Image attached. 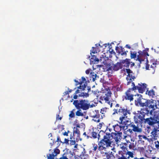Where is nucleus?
I'll list each match as a JSON object with an SVG mask.
<instances>
[{"label":"nucleus","instance_id":"nucleus-1","mask_svg":"<svg viewBox=\"0 0 159 159\" xmlns=\"http://www.w3.org/2000/svg\"><path fill=\"white\" fill-rule=\"evenodd\" d=\"M134 99L135 105L143 107L141 108V110H156L159 108L158 107V104L159 103L158 101L152 99L143 98L142 95L139 94L134 95Z\"/></svg>","mask_w":159,"mask_h":159},{"label":"nucleus","instance_id":"nucleus-2","mask_svg":"<svg viewBox=\"0 0 159 159\" xmlns=\"http://www.w3.org/2000/svg\"><path fill=\"white\" fill-rule=\"evenodd\" d=\"M130 63V59L126 58L120 61V62H117L116 64H114L111 62H107L104 64L106 67V71H115L122 69L123 66L129 68Z\"/></svg>","mask_w":159,"mask_h":159},{"label":"nucleus","instance_id":"nucleus-3","mask_svg":"<svg viewBox=\"0 0 159 159\" xmlns=\"http://www.w3.org/2000/svg\"><path fill=\"white\" fill-rule=\"evenodd\" d=\"M113 111V115L116 114L120 116L119 118V124H122L123 120L127 117V115H130L131 113V111L129 108L127 107H122L118 103L116 104Z\"/></svg>","mask_w":159,"mask_h":159},{"label":"nucleus","instance_id":"nucleus-4","mask_svg":"<svg viewBox=\"0 0 159 159\" xmlns=\"http://www.w3.org/2000/svg\"><path fill=\"white\" fill-rule=\"evenodd\" d=\"M103 133L104 135L103 138L106 140L108 139L111 143V145L113 140V139H115V140L116 144L120 142V140L121 139V135L122 134V132L119 133H115L111 132V129H107L105 131L103 130L100 131V133Z\"/></svg>","mask_w":159,"mask_h":159},{"label":"nucleus","instance_id":"nucleus-5","mask_svg":"<svg viewBox=\"0 0 159 159\" xmlns=\"http://www.w3.org/2000/svg\"><path fill=\"white\" fill-rule=\"evenodd\" d=\"M108 140L106 139V140L103 138L98 143V150L102 156L111 154V152H107V148L111 146V143Z\"/></svg>","mask_w":159,"mask_h":159},{"label":"nucleus","instance_id":"nucleus-6","mask_svg":"<svg viewBox=\"0 0 159 159\" xmlns=\"http://www.w3.org/2000/svg\"><path fill=\"white\" fill-rule=\"evenodd\" d=\"M156 110H141L139 112V114L137 116V118L136 121L137 122L142 123L144 122L145 120V117L146 115L148 116L149 114L152 115L153 112Z\"/></svg>","mask_w":159,"mask_h":159},{"label":"nucleus","instance_id":"nucleus-7","mask_svg":"<svg viewBox=\"0 0 159 159\" xmlns=\"http://www.w3.org/2000/svg\"><path fill=\"white\" fill-rule=\"evenodd\" d=\"M134 155L132 152L120 150L116 154V158L117 159H131L134 157Z\"/></svg>","mask_w":159,"mask_h":159},{"label":"nucleus","instance_id":"nucleus-8","mask_svg":"<svg viewBox=\"0 0 159 159\" xmlns=\"http://www.w3.org/2000/svg\"><path fill=\"white\" fill-rule=\"evenodd\" d=\"M88 100L84 99L75 100L73 102V105L77 109H80L83 110H87Z\"/></svg>","mask_w":159,"mask_h":159},{"label":"nucleus","instance_id":"nucleus-9","mask_svg":"<svg viewBox=\"0 0 159 159\" xmlns=\"http://www.w3.org/2000/svg\"><path fill=\"white\" fill-rule=\"evenodd\" d=\"M86 87L85 85H84V86H80L77 87V89L75 92L74 94L73 98L76 99L78 98V97H83L84 98H87L89 97V94L87 93H82V91Z\"/></svg>","mask_w":159,"mask_h":159},{"label":"nucleus","instance_id":"nucleus-10","mask_svg":"<svg viewBox=\"0 0 159 159\" xmlns=\"http://www.w3.org/2000/svg\"><path fill=\"white\" fill-rule=\"evenodd\" d=\"M105 58H104L103 57H100V59H99L98 57H97V56L95 55H91V57L90 59V63L91 64H95L98 63L99 61H100L102 62H103L105 64V62H104V59ZM107 61H106L107 62ZM100 67L102 68V69L104 70V71H105V70H106L107 68L106 67V66L105 64L104 65H100L99 66Z\"/></svg>","mask_w":159,"mask_h":159},{"label":"nucleus","instance_id":"nucleus-11","mask_svg":"<svg viewBox=\"0 0 159 159\" xmlns=\"http://www.w3.org/2000/svg\"><path fill=\"white\" fill-rule=\"evenodd\" d=\"M129 124H126L125 125L127 127H130L132 129L134 132L141 133L142 131V125L140 126L139 123L138 124L137 121H135V123L129 122Z\"/></svg>","mask_w":159,"mask_h":159},{"label":"nucleus","instance_id":"nucleus-12","mask_svg":"<svg viewBox=\"0 0 159 159\" xmlns=\"http://www.w3.org/2000/svg\"><path fill=\"white\" fill-rule=\"evenodd\" d=\"M89 115L93 118L92 120L97 123L99 122L100 120L102 119L101 117L99 111L97 110H95L91 112Z\"/></svg>","mask_w":159,"mask_h":159},{"label":"nucleus","instance_id":"nucleus-13","mask_svg":"<svg viewBox=\"0 0 159 159\" xmlns=\"http://www.w3.org/2000/svg\"><path fill=\"white\" fill-rule=\"evenodd\" d=\"M138 53V54L137 55L136 60L138 61L140 63L144 61L147 56H149L147 51L145 50L143 51H139Z\"/></svg>","mask_w":159,"mask_h":159},{"label":"nucleus","instance_id":"nucleus-14","mask_svg":"<svg viewBox=\"0 0 159 159\" xmlns=\"http://www.w3.org/2000/svg\"><path fill=\"white\" fill-rule=\"evenodd\" d=\"M132 90L130 89H129L125 93V95H124L123 98L126 100H129L130 102L133 101L134 99V95L131 93Z\"/></svg>","mask_w":159,"mask_h":159},{"label":"nucleus","instance_id":"nucleus-15","mask_svg":"<svg viewBox=\"0 0 159 159\" xmlns=\"http://www.w3.org/2000/svg\"><path fill=\"white\" fill-rule=\"evenodd\" d=\"M72 135H74V136L76 137V141L78 142L79 140L81 141L82 139L80 138V132L79 129L74 127L73 131V134Z\"/></svg>","mask_w":159,"mask_h":159},{"label":"nucleus","instance_id":"nucleus-16","mask_svg":"<svg viewBox=\"0 0 159 159\" xmlns=\"http://www.w3.org/2000/svg\"><path fill=\"white\" fill-rule=\"evenodd\" d=\"M74 155L73 152L71 151L69 152H66L62 155V157L59 159H73Z\"/></svg>","mask_w":159,"mask_h":159},{"label":"nucleus","instance_id":"nucleus-17","mask_svg":"<svg viewBox=\"0 0 159 159\" xmlns=\"http://www.w3.org/2000/svg\"><path fill=\"white\" fill-rule=\"evenodd\" d=\"M147 87L146 84L139 83L137 85V89L139 93H143L145 91Z\"/></svg>","mask_w":159,"mask_h":159},{"label":"nucleus","instance_id":"nucleus-18","mask_svg":"<svg viewBox=\"0 0 159 159\" xmlns=\"http://www.w3.org/2000/svg\"><path fill=\"white\" fill-rule=\"evenodd\" d=\"M156 121L153 117L151 116L150 118H146L144 123H147L149 125H152L156 123Z\"/></svg>","mask_w":159,"mask_h":159},{"label":"nucleus","instance_id":"nucleus-19","mask_svg":"<svg viewBox=\"0 0 159 159\" xmlns=\"http://www.w3.org/2000/svg\"><path fill=\"white\" fill-rule=\"evenodd\" d=\"M125 140H126V142L125 144L127 145V147H128L130 149L134 150L135 148L134 141H133L132 139H131L130 142L129 140H127L126 139H125Z\"/></svg>","mask_w":159,"mask_h":159},{"label":"nucleus","instance_id":"nucleus-20","mask_svg":"<svg viewBox=\"0 0 159 159\" xmlns=\"http://www.w3.org/2000/svg\"><path fill=\"white\" fill-rule=\"evenodd\" d=\"M95 45V47H93L92 49L91 50V52L94 54L99 52L100 51V48L102 47L100 44H96Z\"/></svg>","mask_w":159,"mask_h":159},{"label":"nucleus","instance_id":"nucleus-21","mask_svg":"<svg viewBox=\"0 0 159 159\" xmlns=\"http://www.w3.org/2000/svg\"><path fill=\"white\" fill-rule=\"evenodd\" d=\"M146 63L147 64L146 66V69L147 70H149V68L150 65V67L154 70L156 67V66L157 65L156 62L153 61H151L150 62V64H148V63H147V62H146Z\"/></svg>","mask_w":159,"mask_h":159},{"label":"nucleus","instance_id":"nucleus-22","mask_svg":"<svg viewBox=\"0 0 159 159\" xmlns=\"http://www.w3.org/2000/svg\"><path fill=\"white\" fill-rule=\"evenodd\" d=\"M113 127L114 128V131L118 133L120 132L121 130V129H123L125 128V126H121L119 125L118 124H116L115 125H113Z\"/></svg>","mask_w":159,"mask_h":159},{"label":"nucleus","instance_id":"nucleus-23","mask_svg":"<svg viewBox=\"0 0 159 159\" xmlns=\"http://www.w3.org/2000/svg\"><path fill=\"white\" fill-rule=\"evenodd\" d=\"M97 77V75L94 72H91L89 75V80L91 81H94Z\"/></svg>","mask_w":159,"mask_h":159},{"label":"nucleus","instance_id":"nucleus-24","mask_svg":"<svg viewBox=\"0 0 159 159\" xmlns=\"http://www.w3.org/2000/svg\"><path fill=\"white\" fill-rule=\"evenodd\" d=\"M101 134L103 135V136L104 134L103 133H100V132H99V133L98 134V133H96L95 132L93 131L91 133V135L92 137L94 139H96L97 137L98 136V140L100 138V134Z\"/></svg>","mask_w":159,"mask_h":159},{"label":"nucleus","instance_id":"nucleus-25","mask_svg":"<svg viewBox=\"0 0 159 159\" xmlns=\"http://www.w3.org/2000/svg\"><path fill=\"white\" fill-rule=\"evenodd\" d=\"M70 145H74L75 143V142H76V137L74 136V135H72V134H70Z\"/></svg>","mask_w":159,"mask_h":159},{"label":"nucleus","instance_id":"nucleus-26","mask_svg":"<svg viewBox=\"0 0 159 159\" xmlns=\"http://www.w3.org/2000/svg\"><path fill=\"white\" fill-rule=\"evenodd\" d=\"M107 107L102 108L101 109V111L99 112L101 116V118L102 119L105 116V113L107 111Z\"/></svg>","mask_w":159,"mask_h":159},{"label":"nucleus","instance_id":"nucleus-27","mask_svg":"<svg viewBox=\"0 0 159 159\" xmlns=\"http://www.w3.org/2000/svg\"><path fill=\"white\" fill-rule=\"evenodd\" d=\"M78 110L75 112V115L77 116H84V113H86L85 112H83L82 110L80 109H78Z\"/></svg>","mask_w":159,"mask_h":159},{"label":"nucleus","instance_id":"nucleus-28","mask_svg":"<svg viewBox=\"0 0 159 159\" xmlns=\"http://www.w3.org/2000/svg\"><path fill=\"white\" fill-rule=\"evenodd\" d=\"M157 131L158 130L157 128L154 127L152 131L151 132V134H152V137L154 139H155L156 137H157L158 136V135L157 134Z\"/></svg>","mask_w":159,"mask_h":159},{"label":"nucleus","instance_id":"nucleus-29","mask_svg":"<svg viewBox=\"0 0 159 159\" xmlns=\"http://www.w3.org/2000/svg\"><path fill=\"white\" fill-rule=\"evenodd\" d=\"M146 94H148L149 96H152V97H153L155 95V92L153 89L150 90L149 91L147 90L146 91Z\"/></svg>","mask_w":159,"mask_h":159},{"label":"nucleus","instance_id":"nucleus-30","mask_svg":"<svg viewBox=\"0 0 159 159\" xmlns=\"http://www.w3.org/2000/svg\"><path fill=\"white\" fill-rule=\"evenodd\" d=\"M134 74H130V75H131V77L130 76V75L129 76H128V77H129V80L127 82V84L128 85L130 84V83L133 81L132 79L134 80L135 77L134 75Z\"/></svg>","mask_w":159,"mask_h":159},{"label":"nucleus","instance_id":"nucleus-31","mask_svg":"<svg viewBox=\"0 0 159 159\" xmlns=\"http://www.w3.org/2000/svg\"><path fill=\"white\" fill-rule=\"evenodd\" d=\"M106 158H104L103 159H115V157L112 152H111L110 154H107V155L106 156Z\"/></svg>","mask_w":159,"mask_h":159},{"label":"nucleus","instance_id":"nucleus-32","mask_svg":"<svg viewBox=\"0 0 159 159\" xmlns=\"http://www.w3.org/2000/svg\"><path fill=\"white\" fill-rule=\"evenodd\" d=\"M126 70L127 73L128 74L127 75V77L126 78V79L127 80V81H128L129 80L128 76H129L130 75V76L131 77V75H130V74H133V71L129 69H126Z\"/></svg>","mask_w":159,"mask_h":159},{"label":"nucleus","instance_id":"nucleus-33","mask_svg":"<svg viewBox=\"0 0 159 159\" xmlns=\"http://www.w3.org/2000/svg\"><path fill=\"white\" fill-rule=\"evenodd\" d=\"M137 52H130V57L131 58H135L137 57Z\"/></svg>","mask_w":159,"mask_h":159},{"label":"nucleus","instance_id":"nucleus-34","mask_svg":"<svg viewBox=\"0 0 159 159\" xmlns=\"http://www.w3.org/2000/svg\"><path fill=\"white\" fill-rule=\"evenodd\" d=\"M85 85L86 86V87L85 88V89L83 91H84L85 89H86L87 90V92H83L82 91V93H87L88 94H89V93L91 91V88L89 86H87V84H84V85Z\"/></svg>","mask_w":159,"mask_h":159},{"label":"nucleus","instance_id":"nucleus-35","mask_svg":"<svg viewBox=\"0 0 159 159\" xmlns=\"http://www.w3.org/2000/svg\"><path fill=\"white\" fill-rule=\"evenodd\" d=\"M124 48H122V47H121V48L120 49V51H118V52L120 54H121V55H126L127 54L126 52L125 51H124Z\"/></svg>","mask_w":159,"mask_h":159},{"label":"nucleus","instance_id":"nucleus-36","mask_svg":"<svg viewBox=\"0 0 159 159\" xmlns=\"http://www.w3.org/2000/svg\"><path fill=\"white\" fill-rule=\"evenodd\" d=\"M112 93L110 90L109 88L106 89V92L105 96L111 97Z\"/></svg>","mask_w":159,"mask_h":159},{"label":"nucleus","instance_id":"nucleus-37","mask_svg":"<svg viewBox=\"0 0 159 159\" xmlns=\"http://www.w3.org/2000/svg\"><path fill=\"white\" fill-rule=\"evenodd\" d=\"M125 143H124L122 146L120 147L123 150L122 151H126L125 150H127V151H128L127 150L128 148L126 145L125 144Z\"/></svg>","mask_w":159,"mask_h":159},{"label":"nucleus","instance_id":"nucleus-38","mask_svg":"<svg viewBox=\"0 0 159 159\" xmlns=\"http://www.w3.org/2000/svg\"><path fill=\"white\" fill-rule=\"evenodd\" d=\"M131 86H133V87L131 88H129V89H130L132 91H135L137 90V86H135L134 82H132Z\"/></svg>","mask_w":159,"mask_h":159},{"label":"nucleus","instance_id":"nucleus-39","mask_svg":"<svg viewBox=\"0 0 159 159\" xmlns=\"http://www.w3.org/2000/svg\"><path fill=\"white\" fill-rule=\"evenodd\" d=\"M93 149L92 150L93 152L96 151L98 148V145L96 143H93L92 144Z\"/></svg>","mask_w":159,"mask_h":159},{"label":"nucleus","instance_id":"nucleus-40","mask_svg":"<svg viewBox=\"0 0 159 159\" xmlns=\"http://www.w3.org/2000/svg\"><path fill=\"white\" fill-rule=\"evenodd\" d=\"M75 109H73L72 111H70V112L69 115V116L70 118H72L75 117V115L74 113V111H75Z\"/></svg>","mask_w":159,"mask_h":159},{"label":"nucleus","instance_id":"nucleus-41","mask_svg":"<svg viewBox=\"0 0 159 159\" xmlns=\"http://www.w3.org/2000/svg\"><path fill=\"white\" fill-rule=\"evenodd\" d=\"M55 156H56L53 153L50 154L49 156L47 155V159H54Z\"/></svg>","mask_w":159,"mask_h":159},{"label":"nucleus","instance_id":"nucleus-42","mask_svg":"<svg viewBox=\"0 0 159 159\" xmlns=\"http://www.w3.org/2000/svg\"><path fill=\"white\" fill-rule=\"evenodd\" d=\"M54 153L55 156H56L57 154L60 153V150L56 148L54 150Z\"/></svg>","mask_w":159,"mask_h":159},{"label":"nucleus","instance_id":"nucleus-43","mask_svg":"<svg viewBox=\"0 0 159 159\" xmlns=\"http://www.w3.org/2000/svg\"><path fill=\"white\" fill-rule=\"evenodd\" d=\"M95 106V105L93 104H90V103L89 102V101L88 102V104H87V110L89 109L90 108H92Z\"/></svg>","mask_w":159,"mask_h":159},{"label":"nucleus","instance_id":"nucleus-44","mask_svg":"<svg viewBox=\"0 0 159 159\" xmlns=\"http://www.w3.org/2000/svg\"><path fill=\"white\" fill-rule=\"evenodd\" d=\"M86 79L84 77H81V84L83 85V84L85 82L86 83Z\"/></svg>","mask_w":159,"mask_h":159},{"label":"nucleus","instance_id":"nucleus-45","mask_svg":"<svg viewBox=\"0 0 159 159\" xmlns=\"http://www.w3.org/2000/svg\"><path fill=\"white\" fill-rule=\"evenodd\" d=\"M74 81L76 83V85H77L78 84H80V86H84V85H83L82 84H81V81L80 82H78L77 80H76L75 79L74 80Z\"/></svg>","mask_w":159,"mask_h":159},{"label":"nucleus","instance_id":"nucleus-46","mask_svg":"<svg viewBox=\"0 0 159 159\" xmlns=\"http://www.w3.org/2000/svg\"><path fill=\"white\" fill-rule=\"evenodd\" d=\"M104 100L106 102V101H109V99H110V98L111 97H109L108 96H104Z\"/></svg>","mask_w":159,"mask_h":159},{"label":"nucleus","instance_id":"nucleus-47","mask_svg":"<svg viewBox=\"0 0 159 159\" xmlns=\"http://www.w3.org/2000/svg\"><path fill=\"white\" fill-rule=\"evenodd\" d=\"M111 46H110L109 47V51L111 54L115 53V52L113 50L111 49Z\"/></svg>","mask_w":159,"mask_h":159},{"label":"nucleus","instance_id":"nucleus-48","mask_svg":"<svg viewBox=\"0 0 159 159\" xmlns=\"http://www.w3.org/2000/svg\"><path fill=\"white\" fill-rule=\"evenodd\" d=\"M86 153L84 149L83 151L80 154V156L82 157H84Z\"/></svg>","mask_w":159,"mask_h":159},{"label":"nucleus","instance_id":"nucleus-49","mask_svg":"<svg viewBox=\"0 0 159 159\" xmlns=\"http://www.w3.org/2000/svg\"><path fill=\"white\" fill-rule=\"evenodd\" d=\"M69 140L68 139H66V138L65 139L63 143H65L66 144H69Z\"/></svg>","mask_w":159,"mask_h":159},{"label":"nucleus","instance_id":"nucleus-50","mask_svg":"<svg viewBox=\"0 0 159 159\" xmlns=\"http://www.w3.org/2000/svg\"><path fill=\"white\" fill-rule=\"evenodd\" d=\"M92 70L91 69H89L85 71V73L87 74H89V73L90 74V72H92Z\"/></svg>","mask_w":159,"mask_h":159},{"label":"nucleus","instance_id":"nucleus-51","mask_svg":"<svg viewBox=\"0 0 159 159\" xmlns=\"http://www.w3.org/2000/svg\"><path fill=\"white\" fill-rule=\"evenodd\" d=\"M83 135L84 136V137H86V139H88L89 138V137L88 135H87L86 132H84L83 134Z\"/></svg>","mask_w":159,"mask_h":159},{"label":"nucleus","instance_id":"nucleus-52","mask_svg":"<svg viewBox=\"0 0 159 159\" xmlns=\"http://www.w3.org/2000/svg\"><path fill=\"white\" fill-rule=\"evenodd\" d=\"M131 159H145V158L144 157H141L139 158L137 157H134L132 158H131Z\"/></svg>","mask_w":159,"mask_h":159},{"label":"nucleus","instance_id":"nucleus-53","mask_svg":"<svg viewBox=\"0 0 159 159\" xmlns=\"http://www.w3.org/2000/svg\"><path fill=\"white\" fill-rule=\"evenodd\" d=\"M75 159H82V157H79L78 156H74Z\"/></svg>","mask_w":159,"mask_h":159},{"label":"nucleus","instance_id":"nucleus-54","mask_svg":"<svg viewBox=\"0 0 159 159\" xmlns=\"http://www.w3.org/2000/svg\"><path fill=\"white\" fill-rule=\"evenodd\" d=\"M69 92L68 91H66L63 93V96H65L67 94H69Z\"/></svg>","mask_w":159,"mask_h":159},{"label":"nucleus","instance_id":"nucleus-55","mask_svg":"<svg viewBox=\"0 0 159 159\" xmlns=\"http://www.w3.org/2000/svg\"><path fill=\"white\" fill-rule=\"evenodd\" d=\"M69 132V131H68L67 132H65L63 134V135L64 136H68V133Z\"/></svg>","mask_w":159,"mask_h":159},{"label":"nucleus","instance_id":"nucleus-56","mask_svg":"<svg viewBox=\"0 0 159 159\" xmlns=\"http://www.w3.org/2000/svg\"><path fill=\"white\" fill-rule=\"evenodd\" d=\"M56 142H60V143H62L61 141V140L59 136L57 137V140Z\"/></svg>","mask_w":159,"mask_h":159},{"label":"nucleus","instance_id":"nucleus-57","mask_svg":"<svg viewBox=\"0 0 159 159\" xmlns=\"http://www.w3.org/2000/svg\"><path fill=\"white\" fill-rule=\"evenodd\" d=\"M61 119H62V117H59V115H57V117H56L57 120H61Z\"/></svg>","mask_w":159,"mask_h":159},{"label":"nucleus","instance_id":"nucleus-58","mask_svg":"<svg viewBox=\"0 0 159 159\" xmlns=\"http://www.w3.org/2000/svg\"><path fill=\"white\" fill-rule=\"evenodd\" d=\"M127 131H129V133L130 134H131L133 132H132V131H133L132 129L131 128V129H128L127 130Z\"/></svg>","mask_w":159,"mask_h":159},{"label":"nucleus","instance_id":"nucleus-59","mask_svg":"<svg viewBox=\"0 0 159 159\" xmlns=\"http://www.w3.org/2000/svg\"><path fill=\"white\" fill-rule=\"evenodd\" d=\"M80 126L79 124H77L76 125V127H75V128H80Z\"/></svg>","mask_w":159,"mask_h":159},{"label":"nucleus","instance_id":"nucleus-60","mask_svg":"<svg viewBox=\"0 0 159 159\" xmlns=\"http://www.w3.org/2000/svg\"><path fill=\"white\" fill-rule=\"evenodd\" d=\"M74 145H75L74 146V148H77L78 145V144L77 143H75V144H74Z\"/></svg>","mask_w":159,"mask_h":159},{"label":"nucleus","instance_id":"nucleus-61","mask_svg":"<svg viewBox=\"0 0 159 159\" xmlns=\"http://www.w3.org/2000/svg\"><path fill=\"white\" fill-rule=\"evenodd\" d=\"M126 47H127V48H129V49H130L131 48V47L128 44H127L126 45Z\"/></svg>","mask_w":159,"mask_h":159},{"label":"nucleus","instance_id":"nucleus-62","mask_svg":"<svg viewBox=\"0 0 159 159\" xmlns=\"http://www.w3.org/2000/svg\"><path fill=\"white\" fill-rule=\"evenodd\" d=\"M54 143V141H53L52 143H50V145L51 146H52Z\"/></svg>","mask_w":159,"mask_h":159},{"label":"nucleus","instance_id":"nucleus-63","mask_svg":"<svg viewBox=\"0 0 159 159\" xmlns=\"http://www.w3.org/2000/svg\"><path fill=\"white\" fill-rule=\"evenodd\" d=\"M132 64H131V67H132L133 66H134V62H131Z\"/></svg>","mask_w":159,"mask_h":159},{"label":"nucleus","instance_id":"nucleus-64","mask_svg":"<svg viewBox=\"0 0 159 159\" xmlns=\"http://www.w3.org/2000/svg\"><path fill=\"white\" fill-rule=\"evenodd\" d=\"M158 128H157V129L158 130V131L159 132V122H158Z\"/></svg>","mask_w":159,"mask_h":159}]
</instances>
